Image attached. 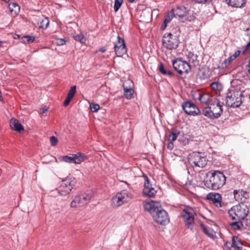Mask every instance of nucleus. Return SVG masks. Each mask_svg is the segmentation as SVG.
Masks as SVG:
<instances>
[{"label":"nucleus","instance_id":"nucleus-1","mask_svg":"<svg viewBox=\"0 0 250 250\" xmlns=\"http://www.w3.org/2000/svg\"><path fill=\"white\" fill-rule=\"evenodd\" d=\"M208 175H210L209 178L204 181V185L207 188L217 190L221 188L226 183V177L220 171H210L207 174V176Z\"/></svg>","mask_w":250,"mask_h":250},{"label":"nucleus","instance_id":"nucleus-2","mask_svg":"<svg viewBox=\"0 0 250 250\" xmlns=\"http://www.w3.org/2000/svg\"><path fill=\"white\" fill-rule=\"evenodd\" d=\"M144 210L151 214L154 221L161 225H165L169 222L167 212L164 209L155 207L154 204L149 202L144 205Z\"/></svg>","mask_w":250,"mask_h":250},{"label":"nucleus","instance_id":"nucleus-3","mask_svg":"<svg viewBox=\"0 0 250 250\" xmlns=\"http://www.w3.org/2000/svg\"><path fill=\"white\" fill-rule=\"evenodd\" d=\"M223 112L222 104L219 99L215 97L212 98L208 105L202 110V114L210 119L219 118Z\"/></svg>","mask_w":250,"mask_h":250},{"label":"nucleus","instance_id":"nucleus-4","mask_svg":"<svg viewBox=\"0 0 250 250\" xmlns=\"http://www.w3.org/2000/svg\"><path fill=\"white\" fill-rule=\"evenodd\" d=\"M188 165L195 170L205 167L208 164L207 157L200 152H193L189 154L188 157Z\"/></svg>","mask_w":250,"mask_h":250},{"label":"nucleus","instance_id":"nucleus-5","mask_svg":"<svg viewBox=\"0 0 250 250\" xmlns=\"http://www.w3.org/2000/svg\"><path fill=\"white\" fill-rule=\"evenodd\" d=\"M249 212V208L244 204L233 206L228 211L229 218L233 220H244Z\"/></svg>","mask_w":250,"mask_h":250},{"label":"nucleus","instance_id":"nucleus-6","mask_svg":"<svg viewBox=\"0 0 250 250\" xmlns=\"http://www.w3.org/2000/svg\"><path fill=\"white\" fill-rule=\"evenodd\" d=\"M243 95L238 91H230L226 97V104L230 107H238L242 103Z\"/></svg>","mask_w":250,"mask_h":250},{"label":"nucleus","instance_id":"nucleus-7","mask_svg":"<svg viewBox=\"0 0 250 250\" xmlns=\"http://www.w3.org/2000/svg\"><path fill=\"white\" fill-rule=\"evenodd\" d=\"M93 197V193L90 191H87L81 195L76 196L71 203V208H79L88 204Z\"/></svg>","mask_w":250,"mask_h":250},{"label":"nucleus","instance_id":"nucleus-8","mask_svg":"<svg viewBox=\"0 0 250 250\" xmlns=\"http://www.w3.org/2000/svg\"><path fill=\"white\" fill-rule=\"evenodd\" d=\"M194 61L193 59H189L188 62L183 61L182 59H177L172 61V64L174 69L179 74L182 75L184 73H188L191 69L190 63Z\"/></svg>","mask_w":250,"mask_h":250},{"label":"nucleus","instance_id":"nucleus-9","mask_svg":"<svg viewBox=\"0 0 250 250\" xmlns=\"http://www.w3.org/2000/svg\"><path fill=\"white\" fill-rule=\"evenodd\" d=\"M163 46L169 50L176 49L178 46L179 41L178 37L170 33H165L163 37Z\"/></svg>","mask_w":250,"mask_h":250},{"label":"nucleus","instance_id":"nucleus-10","mask_svg":"<svg viewBox=\"0 0 250 250\" xmlns=\"http://www.w3.org/2000/svg\"><path fill=\"white\" fill-rule=\"evenodd\" d=\"M76 184L74 178H66L62 181L59 187V193L60 196H65L69 194Z\"/></svg>","mask_w":250,"mask_h":250},{"label":"nucleus","instance_id":"nucleus-11","mask_svg":"<svg viewBox=\"0 0 250 250\" xmlns=\"http://www.w3.org/2000/svg\"><path fill=\"white\" fill-rule=\"evenodd\" d=\"M131 198V195L126 190H123L117 193L113 196L111 200L112 205L115 207H118L124 204L127 203Z\"/></svg>","mask_w":250,"mask_h":250},{"label":"nucleus","instance_id":"nucleus-12","mask_svg":"<svg viewBox=\"0 0 250 250\" xmlns=\"http://www.w3.org/2000/svg\"><path fill=\"white\" fill-rule=\"evenodd\" d=\"M195 214L194 210L191 208L184 209L181 213V216L184 219L186 226L191 230L193 228Z\"/></svg>","mask_w":250,"mask_h":250},{"label":"nucleus","instance_id":"nucleus-13","mask_svg":"<svg viewBox=\"0 0 250 250\" xmlns=\"http://www.w3.org/2000/svg\"><path fill=\"white\" fill-rule=\"evenodd\" d=\"M87 159V156L81 152L72 154L71 156H64L62 157V161L68 163L80 164Z\"/></svg>","mask_w":250,"mask_h":250},{"label":"nucleus","instance_id":"nucleus-14","mask_svg":"<svg viewBox=\"0 0 250 250\" xmlns=\"http://www.w3.org/2000/svg\"><path fill=\"white\" fill-rule=\"evenodd\" d=\"M206 200L208 201L210 204H213L217 208H222L224 206L222 196L219 193L209 192L207 195Z\"/></svg>","mask_w":250,"mask_h":250},{"label":"nucleus","instance_id":"nucleus-15","mask_svg":"<svg viewBox=\"0 0 250 250\" xmlns=\"http://www.w3.org/2000/svg\"><path fill=\"white\" fill-rule=\"evenodd\" d=\"M117 39V41L114 43V51L117 57H121L126 53L127 49L124 40L119 35Z\"/></svg>","mask_w":250,"mask_h":250},{"label":"nucleus","instance_id":"nucleus-16","mask_svg":"<svg viewBox=\"0 0 250 250\" xmlns=\"http://www.w3.org/2000/svg\"><path fill=\"white\" fill-rule=\"evenodd\" d=\"M182 108L184 111L188 114L196 116L202 114V111L192 103L186 102L182 104Z\"/></svg>","mask_w":250,"mask_h":250},{"label":"nucleus","instance_id":"nucleus-17","mask_svg":"<svg viewBox=\"0 0 250 250\" xmlns=\"http://www.w3.org/2000/svg\"><path fill=\"white\" fill-rule=\"evenodd\" d=\"M143 177L145 179L144 188L143 191L144 195L149 197H154L157 191L152 187L148 177L146 175H143Z\"/></svg>","mask_w":250,"mask_h":250},{"label":"nucleus","instance_id":"nucleus-18","mask_svg":"<svg viewBox=\"0 0 250 250\" xmlns=\"http://www.w3.org/2000/svg\"><path fill=\"white\" fill-rule=\"evenodd\" d=\"M130 83H131V82L128 81L125 82L123 84L124 95L127 99H131L133 97L134 90L131 86L128 85Z\"/></svg>","mask_w":250,"mask_h":250},{"label":"nucleus","instance_id":"nucleus-19","mask_svg":"<svg viewBox=\"0 0 250 250\" xmlns=\"http://www.w3.org/2000/svg\"><path fill=\"white\" fill-rule=\"evenodd\" d=\"M10 126L12 129L19 132L24 130L23 125L20 123V122L15 118H12L10 121Z\"/></svg>","mask_w":250,"mask_h":250},{"label":"nucleus","instance_id":"nucleus-20","mask_svg":"<svg viewBox=\"0 0 250 250\" xmlns=\"http://www.w3.org/2000/svg\"><path fill=\"white\" fill-rule=\"evenodd\" d=\"M226 3L232 7L241 8L245 6L246 0H225Z\"/></svg>","mask_w":250,"mask_h":250},{"label":"nucleus","instance_id":"nucleus-21","mask_svg":"<svg viewBox=\"0 0 250 250\" xmlns=\"http://www.w3.org/2000/svg\"><path fill=\"white\" fill-rule=\"evenodd\" d=\"M9 9L11 14L15 17L18 15L20 11V6L16 2L11 3L9 5Z\"/></svg>","mask_w":250,"mask_h":250},{"label":"nucleus","instance_id":"nucleus-22","mask_svg":"<svg viewBox=\"0 0 250 250\" xmlns=\"http://www.w3.org/2000/svg\"><path fill=\"white\" fill-rule=\"evenodd\" d=\"M38 24L39 28L46 29L49 24V20L46 17L41 18L39 20Z\"/></svg>","mask_w":250,"mask_h":250},{"label":"nucleus","instance_id":"nucleus-23","mask_svg":"<svg viewBox=\"0 0 250 250\" xmlns=\"http://www.w3.org/2000/svg\"><path fill=\"white\" fill-rule=\"evenodd\" d=\"M242 241L238 236H234L232 237V247H236L238 250H240L242 249Z\"/></svg>","mask_w":250,"mask_h":250},{"label":"nucleus","instance_id":"nucleus-24","mask_svg":"<svg viewBox=\"0 0 250 250\" xmlns=\"http://www.w3.org/2000/svg\"><path fill=\"white\" fill-rule=\"evenodd\" d=\"M215 97L210 96L208 93H203L200 97V102L202 104H207L208 103L209 104L212 98H214Z\"/></svg>","mask_w":250,"mask_h":250},{"label":"nucleus","instance_id":"nucleus-25","mask_svg":"<svg viewBox=\"0 0 250 250\" xmlns=\"http://www.w3.org/2000/svg\"><path fill=\"white\" fill-rule=\"evenodd\" d=\"M180 131L177 129L172 130L168 136V141L173 142L175 141L179 135Z\"/></svg>","mask_w":250,"mask_h":250},{"label":"nucleus","instance_id":"nucleus-26","mask_svg":"<svg viewBox=\"0 0 250 250\" xmlns=\"http://www.w3.org/2000/svg\"><path fill=\"white\" fill-rule=\"evenodd\" d=\"M175 11V15L179 18H183L187 16V12L185 7H178Z\"/></svg>","mask_w":250,"mask_h":250},{"label":"nucleus","instance_id":"nucleus-27","mask_svg":"<svg viewBox=\"0 0 250 250\" xmlns=\"http://www.w3.org/2000/svg\"><path fill=\"white\" fill-rule=\"evenodd\" d=\"M230 226L234 230H240L243 227V225L241 220H235V222L230 223Z\"/></svg>","mask_w":250,"mask_h":250},{"label":"nucleus","instance_id":"nucleus-28","mask_svg":"<svg viewBox=\"0 0 250 250\" xmlns=\"http://www.w3.org/2000/svg\"><path fill=\"white\" fill-rule=\"evenodd\" d=\"M73 38L76 41L79 42L83 44L85 43L86 41V38L83 34L74 35Z\"/></svg>","mask_w":250,"mask_h":250},{"label":"nucleus","instance_id":"nucleus-29","mask_svg":"<svg viewBox=\"0 0 250 250\" xmlns=\"http://www.w3.org/2000/svg\"><path fill=\"white\" fill-rule=\"evenodd\" d=\"M210 87L213 90L215 91H219L222 89V84L218 82L212 83L210 84Z\"/></svg>","mask_w":250,"mask_h":250},{"label":"nucleus","instance_id":"nucleus-30","mask_svg":"<svg viewBox=\"0 0 250 250\" xmlns=\"http://www.w3.org/2000/svg\"><path fill=\"white\" fill-rule=\"evenodd\" d=\"M204 232L210 238H213L215 235V232L211 228H208L207 227L205 228L203 230Z\"/></svg>","mask_w":250,"mask_h":250},{"label":"nucleus","instance_id":"nucleus-31","mask_svg":"<svg viewBox=\"0 0 250 250\" xmlns=\"http://www.w3.org/2000/svg\"><path fill=\"white\" fill-rule=\"evenodd\" d=\"M123 3V0H115L114 9L117 12Z\"/></svg>","mask_w":250,"mask_h":250},{"label":"nucleus","instance_id":"nucleus-32","mask_svg":"<svg viewBox=\"0 0 250 250\" xmlns=\"http://www.w3.org/2000/svg\"><path fill=\"white\" fill-rule=\"evenodd\" d=\"M235 59L230 56L227 59H226L223 63V66L222 67H227L231 63V62L234 60Z\"/></svg>","mask_w":250,"mask_h":250},{"label":"nucleus","instance_id":"nucleus-33","mask_svg":"<svg viewBox=\"0 0 250 250\" xmlns=\"http://www.w3.org/2000/svg\"><path fill=\"white\" fill-rule=\"evenodd\" d=\"M76 92V86L75 85H73V86H71L69 92H68L67 96L72 99L73 98Z\"/></svg>","mask_w":250,"mask_h":250},{"label":"nucleus","instance_id":"nucleus-34","mask_svg":"<svg viewBox=\"0 0 250 250\" xmlns=\"http://www.w3.org/2000/svg\"><path fill=\"white\" fill-rule=\"evenodd\" d=\"M91 110L93 112H97L100 108V105L97 104L92 103L90 104Z\"/></svg>","mask_w":250,"mask_h":250},{"label":"nucleus","instance_id":"nucleus-35","mask_svg":"<svg viewBox=\"0 0 250 250\" xmlns=\"http://www.w3.org/2000/svg\"><path fill=\"white\" fill-rule=\"evenodd\" d=\"M202 92L199 91H195L192 93V97L195 100H200Z\"/></svg>","mask_w":250,"mask_h":250},{"label":"nucleus","instance_id":"nucleus-36","mask_svg":"<svg viewBox=\"0 0 250 250\" xmlns=\"http://www.w3.org/2000/svg\"><path fill=\"white\" fill-rule=\"evenodd\" d=\"M35 38L31 36H25L23 37V41L25 43H29L32 42L34 41Z\"/></svg>","mask_w":250,"mask_h":250},{"label":"nucleus","instance_id":"nucleus-37","mask_svg":"<svg viewBox=\"0 0 250 250\" xmlns=\"http://www.w3.org/2000/svg\"><path fill=\"white\" fill-rule=\"evenodd\" d=\"M159 69L163 75H167V70L165 69L164 65L162 62H160L159 64Z\"/></svg>","mask_w":250,"mask_h":250},{"label":"nucleus","instance_id":"nucleus-38","mask_svg":"<svg viewBox=\"0 0 250 250\" xmlns=\"http://www.w3.org/2000/svg\"><path fill=\"white\" fill-rule=\"evenodd\" d=\"M66 42V40L64 39H57L55 41V43L57 45H64Z\"/></svg>","mask_w":250,"mask_h":250},{"label":"nucleus","instance_id":"nucleus-39","mask_svg":"<svg viewBox=\"0 0 250 250\" xmlns=\"http://www.w3.org/2000/svg\"><path fill=\"white\" fill-rule=\"evenodd\" d=\"M50 141L51 146H55L58 142L57 138L54 136L50 137Z\"/></svg>","mask_w":250,"mask_h":250},{"label":"nucleus","instance_id":"nucleus-40","mask_svg":"<svg viewBox=\"0 0 250 250\" xmlns=\"http://www.w3.org/2000/svg\"><path fill=\"white\" fill-rule=\"evenodd\" d=\"M245 218H246V220L245 221V225L247 227L250 228V213L249 212V213H248V215H247V216Z\"/></svg>","mask_w":250,"mask_h":250},{"label":"nucleus","instance_id":"nucleus-41","mask_svg":"<svg viewBox=\"0 0 250 250\" xmlns=\"http://www.w3.org/2000/svg\"><path fill=\"white\" fill-rule=\"evenodd\" d=\"M50 196L52 197H57L59 195V188H57V189L55 190H53L50 192Z\"/></svg>","mask_w":250,"mask_h":250},{"label":"nucleus","instance_id":"nucleus-42","mask_svg":"<svg viewBox=\"0 0 250 250\" xmlns=\"http://www.w3.org/2000/svg\"><path fill=\"white\" fill-rule=\"evenodd\" d=\"M172 18H173V14L172 13H171V14H168L166 18H165V19L164 20V22L168 23L171 21Z\"/></svg>","mask_w":250,"mask_h":250},{"label":"nucleus","instance_id":"nucleus-43","mask_svg":"<svg viewBox=\"0 0 250 250\" xmlns=\"http://www.w3.org/2000/svg\"><path fill=\"white\" fill-rule=\"evenodd\" d=\"M241 192V194H242V192H244V195H245V194H247V193L245 191H244L243 190H241L240 191L239 190H233V195H234V198L236 199L237 198V194L239 193V192Z\"/></svg>","mask_w":250,"mask_h":250},{"label":"nucleus","instance_id":"nucleus-44","mask_svg":"<svg viewBox=\"0 0 250 250\" xmlns=\"http://www.w3.org/2000/svg\"><path fill=\"white\" fill-rule=\"evenodd\" d=\"M72 98L67 96L66 99L65 100L64 102V103H63V105L64 106H66L68 105V104H69L70 102L71 101Z\"/></svg>","mask_w":250,"mask_h":250},{"label":"nucleus","instance_id":"nucleus-45","mask_svg":"<svg viewBox=\"0 0 250 250\" xmlns=\"http://www.w3.org/2000/svg\"><path fill=\"white\" fill-rule=\"evenodd\" d=\"M167 147L168 149L172 150L174 147V145L173 144V142L168 141Z\"/></svg>","mask_w":250,"mask_h":250},{"label":"nucleus","instance_id":"nucleus-46","mask_svg":"<svg viewBox=\"0 0 250 250\" xmlns=\"http://www.w3.org/2000/svg\"><path fill=\"white\" fill-rule=\"evenodd\" d=\"M241 52L239 50H237L235 52V53L231 55L234 59H235L238 56H239Z\"/></svg>","mask_w":250,"mask_h":250},{"label":"nucleus","instance_id":"nucleus-47","mask_svg":"<svg viewBox=\"0 0 250 250\" xmlns=\"http://www.w3.org/2000/svg\"><path fill=\"white\" fill-rule=\"evenodd\" d=\"M167 23L164 21V23L162 25L161 27V29H162V30L165 29V28L167 26Z\"/></svg>","mask_w":250,"mask_h":250},{"label":"nucleus","instance_id":"nucleus-48","mask_svg":"<svg viewBox=\"0 0 250 250\" xmlns=\"http://www.w3.org/2000/svg\"><path fill=\"white\" fill-rule=\"evenodd\" d=\"M42 114H43V113H45L47 110H48V108H47L46 107H44L43 108H42Z\"/></svg>","mask_w":250,"mask_h":250},{"label":"nucleus","instance_id":"nucleus-49","mask_svg":"<svg viewBox=\"0 0 250 250\" xmlns=\"http://www.w3.org/2000/svg\"><path fill=\"white\" fill-rule=\"evenodd\" d=\"M167 75L171 77L173 76L172 72L169 70H167Z\"/></svg>","mask_w":250,"mask_h":250},{"label":"nucleus","instance_id":"nucleus-50","mask_svg":"<svg viewBox=\"0 0 250 250\" xmlns=\"http://www.w3.org/2000/svg\"><path fill=\"white\" fill-rule=\"evenodd\" d=\"M249 74H250V61H249V64L247 65Z\"/></svg>","mask_w":250,"mask_h":250},{"label":"nucleus","instance_id":"nucleus-51","mask_svg":"<svg viewBox=\"0 0 250 250\" xmlns=\"http://www.w3.org/2000/svg\"><path fill=\"white\" fill-rule=\"evenodd\" d=\"M0 101L1 102H3V99L1 91L0 90Z\"/></svg>","mask_w":250,"mask_h":250},{"label":"nucleus","instance_id":"nucleus-52","mask_svg":"<svg viewBox=\"0 0 250 250\" xmlns=\"http://www.w3.org/2000/svg\"><path fill=\"white\" fill-rule=\"evenodd\" d=\"M5 42H3L0 41V47H4V46L3 45V44H5Z\"/></svg>","mask_w":250,"mask_h":250},{"label":"nucleus","instance_id":"nucleus-53","mask_svg":"<svg viewBox=\"0 0 250 250\" xmlns=\"http://www.w3.org/2000/svg\"><path fill=\"white\" fill-rule=\"evenodd\" d=\"M200 225L202 227L203 229L204 230L205 228H206L207 227L204 225V224L202 222H201Z\"/></svg>","mask_w":250,"mask_h":250},{"label":"nucleus","instance_id":"nucleus-54","mask_svg":"<svg viewBox=\"0 0 250 250\" xmlns=\"http://www.w3.org/2000/svg\"><path fill=\"white\" fill-rule=\"evenodd\" d=\"M105 51H106V49L104 48H102L100 49V51L102 53H104V52H105Z\"/></svg>","mask_w":250,"mask_h":250},{"label":"nucleus","instance_id":"nucleus-55","mask_svg":"<svg viewBox=\"0 0 250 250\" xmlns=\"http://www.w3.org/2000/svg\"><path fill=\"white\" fill-rule=\"evenodd\" d=\"M138 0H128L131 3L136 2Z\"/></svg>","mask_w":250,"mask_h":250},{"label":"nucleus","instance_id":"nucleus-56","mask_svg":"<svg viewBox=\"0 0 250 250\" xmlns=\"http://www.w3.org/2000/svg\"><path fill=\"white\" fill-rule=\"evenodd\" d=\"M2 0L5 1L6 2H8L10 1V0Z\"/></svg>","mask_w":250,"mask_h":250}]
</instances>
